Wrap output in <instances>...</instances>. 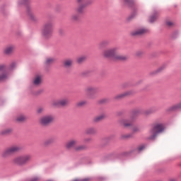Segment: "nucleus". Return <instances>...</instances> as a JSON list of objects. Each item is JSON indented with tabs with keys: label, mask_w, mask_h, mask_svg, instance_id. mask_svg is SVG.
I'll return each mask as SVG.
<instances>
[{
	"label": "nucleus",
	"mask_w": 181,
	"mask_h": 181,
	"mask_svg": "<svg viewBox=\"0 0 181 181\" xmlns=\"http://www.w3.org/2000/svg\"><path fill=\"white\" fill-rule=\"evenodd\" d=\"M132 94H134L132 90H127L123 93L115 96V100H122V98L129 97V95H132Z\"/></svg>",
	"instance_id": "f8f14e48"
},
{
	"label": "nucleus",
	"mask_w": 181,
	"mask_h": 181,
	"mask_svg": "<svg viewBox=\"0 0 181 181\" xmlns=\"http://www.w3.org/2000/svg\"><path fill=\"white\" fill-rule=\"evenodd\" d=\"M45 63L47 66H49V64H52V63H54V59L52 57H48L46 59Z\"/></svg>",
	"instance_id": "a878e982"
},
{
	"label": "nucleus",
	"mask_w": 181,
	"mask_h": 181,
	"mask_svg": "<svg viewBox=\"0 0 181 181\" xmlns=\"http://www.w3.org/2000/svg\"><path fill=\"white\" fill-rule=\"evenodd\" d=\"M25 2H26V0H19L18 1V6H21V5H23V4H25Z\"/></svg>",
	"instance_id": "f704fd0d"
},
{
	"label": "nucleus",
	"mask_w": 181,
	"mask_h": 181,
	"mask_svg": "<svg viewBox=\"0 0 181 181\" xmlns=\"http://www.w3.org/2000/svg\"><path fill=\"white\" fill-rule=\"evenodd\" d=\"M28 13L30 21H33V22H36V21H37V18L36 17V16H35L33 12H32L31 9L28 10Z\"/></svg>",
	"instance_id": "f3484780"
},
{
	"label": "nucleus",
	"mask_w": 181,
	"mask_h": 181,
	"mask_svg": "<svg viewBox=\"0 0 181 181\" xmlns=\"http://www.w3.org/2000/svg\"><path fill=\"white\" fill-rule=\"evenodd\" d=\"M26 119H27L26 116H25L23 115H18L16 117L17 122H25V121H26Z\"/></svg>",
	"instance_id": "4be33fe9"
},
{
	"label": "nucleus",
	"mask_w": 181,
	"mask_h": 181,
	"mask_svg": "<svg viewBox=\"0 0 181 181\" xmlns=\"http://www.w3.org/2000/svg\"><path fill=\"white\" fill-rule=\"evenodd\" d=\"M41 35L44 39H50L53 36V23H45L42 28Z\"/></svg>",
	"instance_id": "20e7f679"
},
{
	"label": "nucleus",
	"mask_w": 181,
	"mask_h": 181,
	"mask_svg": "<svg viewBox=\"0 0 181 181\" xmlns=\"http://www.w3.org/2000/svg\"><path fill=\"white\" fill-rule=\"evenodd\" d=\"M105 46H108V41H103L100 44V47H105Z\"/></svg>",
	"instance_id": "7c9ffc66"
},
{
	"label": "nucleus",
	"mask_w": 181,
	"mask_h": 181,
	"mask_svg": "<svg viewBox=\"0 0 181 181\" xmlns=\"http://www.w3.org/2000/svg\"><path fill=\"white\" fill-rule=\"evenodd\" d=\"M87 102L85 100L80 101L77 103L78 107H83V105H86Z\"/></svg>",
	"instance_id": "c756f323"
},
{
	"label": "nucleus",
	"mask_w": 181,
	"mask_h": 181,
	"mask_svg": "<svg viewBox=\"0 0 181 181\" xmlns=\"http://www.w3.org/2000/svg\"><path fill=\"white\" fill-rule=\"evenodd\" d=\"M139 131H141V129H139V127H132V132H139Z\"/></svg>",
	"instance_id": "2f4dec72"
},
{
	"label": "nucleus",
	"mask_w": 181,
	"mask_h": 181,
	"mask_svg": "<svg viewBox=\"0 0 181 181\" xmlns=\"http://www.w3.org/2000/svg\"><path fill=\"white\" fill-rule=\"evenodd\" d=\"M86 134L88 135H94V134H97V129L94 127H90L86 129Z\"/></svg>",
	"instance_id": "a211bd4d"
},
{
	"label": "nucleus",
	"mask_w": 181,
	"mask_h": 181,
	"mask_svg": "<svg viewBox=\"0 0 181 181\" xmlns=\"http://www.w3.org/2000/svg\"><path fill=\"white\" fill-rule=\"evenodd\" d=\"M90 141H91V139H90V138L84 139V142H90Z\"/></svg>",
	"instance_id": "58836bf2"
},
{
	"label": "nucleus",
	"mask_w": 181,
	"mask_h": 181,
	"mask_svg": "<svg viewBox=\"0 0 181 181\" xmlns=\"http://www.w3.org/2000/svg\"><path fill=\"white\" fill-rule=\"evenodd\" d=\"M136 54V56H141V54H142V52H137Z\"/></svg>",
	"instance_id": "a19ab883"
},
{
	"label": "nucleus",
	"mask_w": 181,
	"mask_h": 181,
	"mask_svg": "<svg viewBox=\"0 0 181 181\" xmlns=\"http://www.w3.org/2000/svg\"><path fill=\"white\" fill-rule=\"evenodd\" d=\"M144 149H145V146H144V145H141V146L138 147L139 152H141V151H144Z\"/></svg>",
	"instance_id": "c9c22d12"
},
{
	"label": "nucleus",
	"mask_w": 181,
	"mask_h": 181,
	"mask_svg": "<svg viewBox=\"0 0 181 181\" xmlns=\"http://www.w3.org/2000/svg\"><path fill=\"white\" fill-rule=\"evenodd\" d=\"M64 67L66 69H69L73 66V59H66L63 62Z\"/></svg>",
	"instance_id": "dca6fc26"
},
{
	"label": "nucleus",
	"mask_w": 181,
	"mask_h": 181,
	"mask_svg": "<svg viewBox=\"0 0 181 181\" xmlns=\"http://www.w3.org/2000/svg\"><path fill=\"white\" fill-rule=\"evenodd\" d=\"M37 93L38 94H40V93H43V90H39Z\"/></svg>",
	"instance_id": "a18cd8bd"
},
{
	"label": "nucleus",
	"mask_w": 181,
	"mask_h": 181,
	"mask_svg": "<svg viewBox=\"0 0 181 181\" xmlns=\"http://www.w3.org/2000/svg\"><path fill=\"white\" fill-rule=\"evenodd\" d=\"M77 2H78V4H81V2H83V0H77Z\"/></svg>",
	"instance_id": "37998d69"
},
{
	"label": "nucleus",
	"mask_w": 181,
	"mask_h": 181,
	"mask_svg": "<svg viewBox=\"0 0 181 181\" xmlns=\"http://www.w3.org/2000/svg\"><path fill=\"white\" fill-rule=\"evenodd\" d=\"M3 69H4V65H1V66H0V71H1V70H3Z\"/></svg>",
	"instance_id": "79ce46f5"
},
{
	"label": "nucleus",
	"mask_w": 181,
	"mask_h": 181,
	"mask_svg": "<svg viewBox=\"0 0 181 181\" xmlns=\"http://www.w3.org/2000/svg\"><path fill=\"white\" fill-rule=\"evenodd\" d=\"M86 61V57L82 56L77 58L78 63H83V62Z\"/></svg>",
	"instance_id": "c85d7f7f"
},
{
	"label": "nucleus",
	"mask_w": 181,
	"mask_h": 181,
	"mask_svg": "<svg viewBox=\"0 0 181 181\" xmlns=\"http://www.w3.org/2000/svg\"><path fill=\"white\" fill-rule=\"evenodd\" d=\"M21 151V147L18 146H12L11 147L6 148L2 153L3 158H8V156H11L12 153H15L16 152H19Z\"/></svg>",
	"instance_id": "39448f33"
},
{
	"label": "nucleus",
	"mask_w": 181,
	"mask_h": 181,
	"mask_svg": "<svg viewBox=\"0 0 181 181\" xmlns=\"http://www.w3.org/2000/svg\"><path fill=\"white\" fill-rule=\"evenodd\" d=\"M134 121H135V116H132L129 120L124 119L119 120V124L123 127H131Z\"/></svg>",
	"instance_id": "9d476101"
},
{
	"label": "nucleus",
	"mask_w": 181,
	"mask_h": 181,
	"mask_svg": "<svg viewBox=\"0 0 181 181\" xmlns=\"http://www.w3.org/2000/svg\"><path fill=\"white\" fill-rule=\"evenodd\" d=\"M163 129H165V126L162 123H156L153 124V127L149 131V136L148 139L149 141H155L158 134L160 132H163Z\"/></svg>",
	"instance_id": "f03ea898"
},
{
	"label": "nucleus",
	"mask_w": 181,
	"mask_h": 181,
	"mask_svg": "<svg viewBox=\"0 0 181 181\" xmlns=\"http://www.w3.org/2000/svg\"><path fill=\"white\" fill-rule=\"evenodd\" d=\"M170 181H176V179L172 178V179L170 180Z\"/></svg>",
	"instance_id": "c03bdc74"
},
{
	"label": "nucleus",
	"mask_w": 181,
	"mask_h": 181,
	"mask_svg": "<svg viewBox=\"0 0 181 181\" xmlns=\"http://www.w3.org/2000/svg\"><path fill=\"white\" fill-rule=\"evenodd\" d=\"M85 91L86 94H90V98H93L92 94H96V93H98V88L95 86H88L86 88Z\"/></svg>",
	"instance_id": "9b49d317"
},
{
	"label": "nucleus",
	"mask_w": 181,
	"mask_h": 181,
	"mask_svg": "<svg viewBox=\"0 0 181 181\" xmlns=\"http://www.w3.org/2000/svg\"><path fill=\"white\" fill-rule=\"evenodd\" d=\"M53 121H54V116L52 115L43 116L40 119V122L42 125H49V124H52Z\"/></svg>",
	"instance_id": "0eeeda50"
},
{
	"label": "nucleus",
	"mask_w": 181,
	"mask_h": 181,
	"mask_svg": "<svg viewBox=\"0 0 181 181\" xmlns=\"http://www.w3.org/2000/svg\"><path fill=\"white\" fill-rule=\"evenodd\" d=\"M71 22H78V21H80V15L73 14L71 16Z\"/></svg>",
	"instance_id": "5701e85b"
},
{
	"label": "nucleus",
	"mask_w": 181,
	"mask_h": 181,
	"mask_svg": "<svg viewBox=\"0 0 181 181\" xmlns=\"http://www.w3.org/2000/svg\"><path fill=\"white\" fill-rule=\"evenodd\" d=\"M13 52H15V46L13 45H8L4 49V54H12Z\"/></svg>",
	"instance_id": "4468645a"
},
{
	"label": "nucleus",
	"mask_w": 181,
	"mask_h": 181,
	"mask_svg": "<svg viewBox=\"0 0 181 181\" xmlns=\"http://www.w3.org/2000/svg\"><path fill=\"white\" fill-rule=\"evenodd\" d=\"M86 146L84 145H79V146H76L75 148L74 151H75L76 152H81V151H84L85 149H86Z\"/></svg>",
	"instance_id": "aec40b11"
},
{
	"label": "nucleus",
	"mask_w": 181,
	"mask_h": 181,
	"mask_svg": "<svg viewBox=\"0 0 181 181\" xmlns=\"http://www.w3.org/2000/svg\"><path fill=\"white\" fill-rule=\"evenodd\" d=\"M43 111H45V108H43V107H38L37 109V114H42V112H43Z\"/></svg>",
	"instance_id": "72a5a7b5"
},
{
	"label": "nucleus",
	"mask_w": 181,
	"mask_h": 181,
	"mask_svg": "<svg viewBox=\"0 0 181 181\" xmlns=\"http://www.w3.org/2000/svg\"><path fill=\"white\" fill-rule=\"evenodd\" d=\"M166 69V65H162L160 68L158 69V73L162 71V70H165Z\"/></svg>",
	"instance_id": "473e14b6"
},
{
	"label": "nucleus",
	"mask_w": 181,
	"mask_h": 181,
	"mask_svg": "<svg viewBox=\"0 0 181 181\" xmlns=\"http://www.w3.org/2000/svg\"><path fill=\"white\" fill-rule=\"evenodd\" d=\"M103 56L107 59H113L114 60H127L128 59V57L119 54L117 47L105 49L103 52Z\"/></svg>",
	"instance_id": "f257e3e1"
},
{
	"label": "nucleus",
	"mask_w": 181,
	"mask_h": 181,
	"mask_svg": "<svg viewBox=\"0 0 181 181\" xmlns=\"http://www.w3.org/2000/svg\"><path fill=\"white\" fill-rule=\"evenodd\" d=\"M166 25H167V26H169V27L173 26V22H172V21H167L166 22Z\"/></svg>",
	"instance_id": "e433bc0d"
},
{
	"label": "nucleus",
	"mask_w": 181,
	"mask_h": 181,
	"mask_svg": "<svg viewBox=\"0 0 181 181\" xmlns=\"http://www.w3.org/2000/svg\"><path fill=\"white\" fill-rule=\"evenodd\" d=\"M131 136H132V135L131 134H127L126 136H123V138H131Z\"/></svg>",
	"instance_id": "ea45409f"
},
{
	"label": "nucleus",
	"mask_w": 181,
	"mask_h": 181,
	"mask_svg": "<svg viewBox=\"0 0 181 181\" xmlns=\"http://www.w3.org/2000/svg\"><path fill=\"white\" fill-rule=\"evenodd\" d=\"M33 83L34 86H40L42 84V76H35L33 80Z\"/></svg>",
	"instance_id": "2eb2a0df"
},
{
	"label": "nucleus",
	"mask_w": 181,
	"mask_h": 181,
	"mask_svg": "<svg viewBox=\"0 0 181 181\" xmlns=\"http://www.w3.org/2000/svg\"><path fill=\"white\" fill-rule=\"evenodd\" d=\"M54 141H55L54 138H53V137L49 138L44 142V145H45V146H47V145L54 144Z\"/></svg>",
	"instance_id": "b1692460"
},
{
	"label": "nucleus",
	"mask_w": 181,
	"mask_h": 181,
	"mask_svg": "<svg viewBox=\"0 0 181 181\" xmlns=\"http://www.w3.org/2000/svg\"><path fill=\"white\" fill-rule=\"evenodd\" d=\"M105 119V115L103 114L99 116L95 117L93 119L94 122H100V121H103V119Z\"/></svg>",
	"instance_id": "412c9836"
},
{
	"label": "nucleus",
	"mask_w": 181,
	"mask_h": 181,
	"mask_svg": "<svg viewBox=\"0 0 181 181\" xmlns=\"http://www.w3.org/2000/svg\"><path fill=\"white\" fill-rule=\"evenodd\" d=\"M6 78H8V74L6 73H0V81H5Z\"/></svg>",
	"instance_id": "bb28decb"
},
{
	"label": "nucleus",
	"mask_w": 181,
	"mask_h": 181,
	"mask_svg": "<svg viewBox=\"0 0 181 181\" xmlns=\"http://www.w3.org/2000/svg\"><path fill=\"white\" fill-rule=\"evenodd\" d=\"M30 160H32V156L30 154H26L16 156L12 160V163L16 166H25V165H28Z\"/></svg>",
	"instance_id": "7ed1b4c3"
},
{
	"label": "nucleus",
	"mask_w": 181,
	"mask_h": 181,
	"mask_svg": "<svg viewBox=\"0 0 181 181\" xmlns=\"http://www.w3.org/2000/svg\"><path fill=\"white\" fill-rule=\"evenodd\" d=\"M69 103L70 100H69V98H64L62 99L53 100L52 102V105H53V107H66Z\"/></svg>",
	"instance_id": "423d86ee"
},
{
	"label": "nucleus",
	"mask_w": 181,
	"mask_h": 181,
	"mask_svg": "<svg viewBox=\"0 0 181 181\" xmlns=\"http://www.w3.org/2000/svg\"><path fill=\"white\" fill-rule=\"evenodd\" d=\"M90 4H91V1H86L83 4H80L76 8V12H78L79 14L84 13V9H86V6Z\"/></svg>",
	"instance_id": "ddd939ff"
},
{
	"label": "nucleus",
	"mask_w": 181,
	"mask_h": 181,
	"mask_svg": "<svg viewBox=\"0 0 181 181\" xmlns=\"http://www.w3.org/2000/svg\"><path fill=\"white\" fill-rule=\"evenodd\" d=\"M15 66H16V62H13V63L11 64V69H13V68L15 67Z\"/></svg>",
	"instance_id": "4c0bfd02"
},
{
	"label": "nucleus",
	"mask_w": 181,
	"mask_h": 181,
	"mask_svg": "<svg viewBox=\"0 0 181 181\" xmlns=\"http://www.w3.org/2000/svg\"><path fill=\"white\" fill-rule=\"evenodd\" d=\"M77 144H78V141L76 139H72L68 141L65 144V148L66 149H75Z\"/></svg>",
	"instance_id": "1a4fd4ad"
},
{
	"label": "nucleus",
	"mask_w": 181,
	"mask_h": 181,
	"mask_svg": "<svg viewBox=\"0 0 181 181\" xmlns=\"http://www.w3.org/2000/svg\"><path fill=\"white\" fill-rule=\"evenodd\" d=\"M156 19H158V13H154L149 18V22H151V23H153V22H155Z\"/></svg>",
	"instance_id": "cd10ccee"
},
{
	"label": "nucleus",
	"mask_w": 181,
	"mask_h": 181,
	"mask_svg": "<svg viewBox=\"0 0 181 181\" xmlns=\"http://www.w3.org/2000/svg\"><path fill=\"white\" fill-rule=\"evenodd\" d=\"M125 5L127 6H134L135 4V0H124Z\"/></svg>",
	"instance_id": "393cba45"
},
{
	"label": "nucleus",
	"mask_w": 181,
	"mask_h": 181,
	"mask_svg": "<svg viewBox=\"0 0 181 181\" xmlns=\"http://www.w3.org/2000/svg\"><path fill=\"white\" fill-rule=\"evenodd\" d=\"M12 129L11 128H7L4 129L1 131L0 134L1 135H9V134H12Z\"/></svg>",
	"instance_id": "6ab92c4d"
},
{
	"label": "nucleus",
	"mask_w": 181,
	"mask_h": 181,
	"mask_svg": "<svg viewBox=\"0 0 181 181\" xmlns=\"http://www.w3.org/2000/svg\"><path fill=\"white\" fill-rule=\"evenodd\" d=\"M149 30L148 28H141L136 30H134L132 31L131 35L132 36H142L144 35H146V33H148Z\"/></svg>",
	"instance_id": "6e6552de"
}]
</instances>
